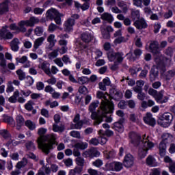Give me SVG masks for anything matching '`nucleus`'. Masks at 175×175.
I'll use <instances>...</instances> for the list:
<instances>
[{
    "mask_svg": "<svg viewBox=\"0 0 175 175\" xmlns=\"http://www.w3.org/2000/svg\"><path fill=\"white\" fill-rule=\"evenodd\" d=\"M47 133V129L40 128L38 130V134L40 137L37 139L38 148L42 150L45 154H49L50 150L53 148V145L55 144L57 135L55 134H49L44 136Z\"/></svg>",
    "mask_w": 175,
    "mask_h": 175,
    "instance_id": "1",
    "label": "nucleus"
},
{
    "mask_svg": "<svg viewBox=\"0 0 175 175\" xmlns=\"http://www.w3.org/2000/svg\"><path fill=\"white\" fill-rule=\"evenodd\" d=\"M99 106V101L92 102L89 106V111L92 113L91 118L94 120V125H99V124H102V116L105 114V113L111 112L109 109H107V111H103V109L100 107V110L98 112L95 111L96 110V107Z\"/></svg>",
    "mask_w": 175,
    "mask_h": 175,
    "instance_id": "2",
    "label": "nucleus"
},
{
    "mask_svg": "<svg viewBox=\"0 0 175 175\" xmlns=\"http://www.w3.org/2000/svg\"><path fill=\"white\" fill-rule=\"evenodd\" d=\"M139 147L138 155L139 158H146L148 150H151L154 147V143L151 142V138L147 135H143V141L141 144L137 145Z\"/></svg>",
    "mask_w": 175,
    "mask_h": 175,
    "instance_id": "3",
    "label": "nucleus"
},
{
    "mask_svg": "<svg viewBox=\"0 0 175 175\" xmlns=\"http://www.w3.org/2000/svg\"><path fill=\"white\" fill-rule=\"evenodd\" d=\"M107 57L110 62H114L110 67L111 70H117L118 69V65L122 64L125 58V55L122 52H109L107 54Z\"/></svg>",
    "mask_w": 175,
    "mask_h": 175,
    "instance_id": "4",
    "label": "nucleus"
},
{
    "mask_svg": "<svg viewBox=\"0 0 175 175\" xmlns=\"http://www.w3.org/2000/svg\"><path fill=\"white\" fill-rule=\"evenodd\" d=\"M96 96L98 99L102 100L100 107L102 109L103 111H107V109L109 111H112L113 105L114 104L109 100L110 96H109V94H105L103 92L100 91L97 92Z\"/></svg>",
    "mask_w": 175,
    "mask_h": 175,
    "instance_id": "5",
    "label": "nucleus"
},
{
    "mask_svg": "<svg viewBox=\"0 0 175 175\" xmlns=\"http://www.w3.org/2000/svg\"><path fill=\"white\" fill-rule=\"evenodd\" d=\"M150 52L154 56V62L157 65H161L162 64V59L163 56L161 53V50H159V44L157 41H152L149 45Z\"/></svg>",
    "mask_w": 175,
    "mask_h": 175,
    "instance_id": "6",
    "label": "nucleus"
},
{
    "mask_svg": "<svg viewBox=\"0 0 175 175\" xmlns=\"http://www.w3.org/2000/svg\"><path fill=\"white\" fill-rule=\"evenodd\" d=\"M39 23V19L36 17L31 16L29 20L21 21L18 23V33L22 32L23 33L27 32L26 27H35V24Z\"/></svg>",
    "mask_w": 175,
    "mask_h": 175,
    "instance_id": "7",
    "label": "nucleus"
},
{
    "mask_svg": "<svg viewBox=\"0 0 175 175\" xmlns=\"http://www.w3.org/2000/svg\"><path fill=\"white\" fill-rule=\"evenodd\" d=\"M165 54L169 57H163L161 59V63L160 65H157V68H163V70L165 71V66H169L172 63V57H173V49L172 47H168L165 51Z\"/></svg>",
    "mask_w": 175,
    "mask_h": 175,
    "instance_id": "8",
    "label": "nucleus"
},
{
    "mask_svg": "<svg viewBox=\"0 0 175 175\" xmlns=\"http://www.w3.org/2000/svg\"><path fill=\"white\" fill-rule=\"evenodd\" d=\"M161 121L162 126L167 128L173 121V115L169 112L164 113L161 117Z\"/></svg>",
    "mask_w": 175,
    "mask_h": 175,
    "instance_id": "9",
    "label": "nucleus"
},
{
    "mask_svg": "<svg viewBox=\"0 0 175 175\" xmlns=\"http://www.w3.org/2000/svg\"><path fill=\"white\" fill-rule=\"evenodd\" d=\"M8 28H9V26L5 25L3 27L2 29L0 30V38L4 39V40H9L10 39H13V37L14 36V35H13V33L8 30Z\"/></svg>",
    "mask_w": 175,
    "mask_h": 175,
    "instance_id": "10",
    "label": "nucleus"
},
{
    "mask_svg": "<svg viewBox=\"0 0 175 175\" xmlns=\"http://www.w3.org/2000/svg\"><path fill=\"white\" fill-rule=\"evenodd\" d=\"M135 163V157L131 153L125 154L123 159V166L124 167H132Z\"/></svg>",
    "mask_w": 175,
    "mask_h": 175,
    "instance_id": "11",
    "label": "nucleus"
},
{
    "mask_svg": "<svg viewBox=\"0 0 175 175\" xmlns=\"http://www.w3.org/2000/svg\"><path fill=\"white\" fill-rule=\"evenodd\" d=\"M100 155V152L96 148H91L90 150H85L82 154L83 158H95Z\"/></svg>",
    "mask_w": 175,
    "mask_h": 175,
    "instance_id": "12",
    "label": "nucleus"
},
{
    "mask_svg": "<svg viewBox=\"0 0 175 175\" xmlns=\"http://www.w3.org/2000/svg\"><path fill=\"white\" fill-rule=\"evenodd\" d=\"M129 136L131 139V142L133 143L134 146H139V144H141L142 142H143V136L142 138L140 135L135 132L129 133Z\"/></svg>",
    "mask_w": 175,
    "mask_h": 175,
    "instance_id": "13",
    "label": "nucleus"
},
{
    "mask_svg": "<svg viewBox=\"0 0 175 175\" xmlns=\"http://www.w3.org/2000/svg\"><path fill=\"white\" fill-rule=\"evenodd\" d=\"M102 38L103 39H110V32H113L114 29L111 26H102L100 28Z\"/></svg>",
    "mask_w": 175,
    "mask_h": 175,
    "instance_id": "14",
    "label": "nucleus"
},
{
    "mask_svg": "<svg viewBox=\"0 0 175 175\" xmlns=\"http://www.w3.org/2000/svg\"><path fill=\"white\" fill-rule=\"evenodd\" d=\"M75 21L72 18H68L64 23V29L66 32H72L75 26Z\"/></svg>",
    "mask_w": 175,
    "mask_h": 175,
    "instance_id": "15",
    "label": "nucleus"
},
{
    "mask_svg": "<svg viewBox=\"0 0 175 175\" xmlns=\"http://www.w3.org/2000/svg\"><path fill=\"white\" fill-rule=\"evenodd\" d=\"M134 27L137 29H146L147 27H148V24H147V21L144 18H140L139 19L136 20L133 23Z\"/></svg>",
    "mask_w": 175,
    "mask_h": 175,
    "instance_id": "16",
    "label": "nucleus"
},
{
    "mask_svg": "<svg viewBox=\"0 0 175 175\" xmlns=\"http://www.w3.org/2000/svg\"><path fill=\"white\" fill-rule=\"evenodd\" d=\"M39 69L43 70V72L47 75V76H51V70H50V63L47 61H44L38 65Z\"/></svg>",
    "mask_w": 175,
    "mask_h": 175,
    "instance_id": "17",
    "label": "nucleus"
},
{
    "mask_svg": "<svg viewBox=\"0 0 175 175\" xmlns=\"http://www.w3.org/2000/svg\"><path fill=\"white\" fill-rule=\"evenodd\" d=\"M164 92V90H161L159 93H156L154 98L157 103H166L169 100V98L167 96H165L163 98Z\"/></svg>",
    "mask_w": 175,
    "mask_h": 175,
    "instance_id": "18",
    "label": "nucleus"
},
{
    "mask_svg": "<svg viewBox=\"0 0 175 175\" xmlns=\"http://www.w3.org/2000/svg\"><path fill=\"white\" fill-rule=\"evenodd\" d=\"M81 39L84 43H90L94 40V34L90 32L85 31L81 35Z\"/></svg>",
    "mask_w": 175,
    "mask_h": 175,
    "instance_id": "19",
    "label": "nucleus"
},
{
    "mask_svg": "<svg viewBox=\"0 0 175 175\" xmlns=\"http://www.w3.org/2000/svg\"><path fill=\"white\" fill-rule=\"evenodd\" d=\"M144 121L147 125L150 126H154L156 122L155 119L152 118V114L151 113H147L146 116L144 117Z\"/></svg>",
    "mask_w": 175,
    "mask_h": 175,
    "instance_id": "20",
    "label": "nucleus"
},
{
    "mask_svg": "<svg viewBox=\"0 0 175 175\" xmlns=\"http://www.w3.org/2000/svg\"><path fill=\"white\" fill-rule=\"evenodd\" d=\"M146 163L147 166L150 167H155L158 166V162H157V159L152 155H149L146 159Z\"/></svg>",
    "mask_w": 175,
    "mask_h": 175,
    "instance_id": "21",
    "label": "nucleus"
},
{
    "mask_svg": "<svg viewBox=\"0 0 175 175\" xmlns=\"http://www.w3.org/2000/svg\"><path fill=\"white\" fill-rule=\"evenodd\" d=\"M57 16H61V13H59L58 10L55 8H51L46 12V17L50 18V20H54V18L57 17Z\"/></svg>",
    "mask_w": 175,
    "mask_h": 175,
    "instance_id": "22",
    "label": "nucleus"
},
{
    "mask_svg": "<svg viewBox=\"0 0 175 175\" xmlns=\"http://www.w3.org/2000/svg\"><path fill=\"white\" fill-rule=\"evenodd\" d=\"M16 62H19V64H23L24 68H29L31 66V62L28 60V57L23 56L22 57H16Z\"/></svg>",
    "mask_w": 175,
    "mask_h": 175,
    "instance_id": "23",
    "label": "nucleus"
},
{
    "mask_svg": "<svg viewBox=\"0 0 175 175\" xmlns=\"http://www.w3.org/2000/svg\"><path fill=\"white\" fill-rule=\"evenodd\" d=\"M44 40H46V38L44 37H40L36 39L33 45L32 51H36L44 43Z\"/></svg>",
    "mask_w": 175,
    "mask_h": 175,
    "instance_id": "24",
    "label": "nucleus"
},
{
    "mask_svg": "<svg viewBox=\"0 0 175 175\" xmlns=\"http://www.w3.org/2000/svg\"><path fill=\"white\" fill-rule=\"evenodd\" d=\"M20 44H21L20 40H18V38H14L10 42V47L12 51H18Z\"/></svg>",
    "mask_w": 175,
    "mask_h": 175,
    "instance_id": "25",
    "label": "nucleus"
},
{
    "mask_svg": "<svg viewBox=\"0 0 175 175\" xmlns=\"http://www.w3.org/2000/svg\"><path fill=\"white\" fill-rule=\"evenodd\" d=\"M47 42L49 43L47 49L48 50H53L54 46H55V43H57V40L55 39V35L51 34L47 38Z\"/></svg>",
    "mask_w": 175,
    "mask_h": 175,
    "instance_id": "26",
    "label": "nucleus"
},
{
    "mask_svg": "<svg viewBox=\"0 0 175 175\" xmlns=\"http://www.w3.org/2000/svg\"><path fill=\"white\" fill-rule=\"evenodd\" d=\"M122 120H120L118 122H116L113 124V129L119 132L120 133H122L124 132V124H122Z\"/></svg>",
    "mask_w": 175,
    "mask_h": 175,
    "instance_id": "27",
    "label": "nucleus"
},
{
    "mask_svg": "<svg viewBox=\"0 0 175 175\" xmlns=\"http://www.w3.org/2000/svg\"><path fill=\"white\" fill-rule=\"evenodd\" d=\"M9 12V4L8 1H3L0 3V15L5 14Z\"/></svg>",
    "mask_w": 175,
    "mask_h": 175,
    "instance_id": "28",
    "label": "nucleus"
},
{
    "mask_svg": "<svg viewBox=\"0 0 175 175\" xmlns=\"http://www.w3.org/2000/svg\"><path fill=\"white\" fill-rule=\"evenodd\" d=\"M53 132H57V133H62L65 131V125L60 124L58 125V123H55L53 124Z\"/></svg>",
    "mask_w": 175,
    "mask_h": 175,
    "instance_id": "29",
    "label": "nucleus"
},
{
    "mask_svg": "<svg viewBox=\"0 0 175 175\" xmlns=\"http://www.w3.org/2000/svg\"><path fill=\"white\" fill-rule=\"evenodd\" d=\"M114 110V104H113V109L111 112H106L104 113L103 115H101L102 117V122H103V118H106V122H112L113 121V118L111 117V115L110 116H107V114H111Z\"/></svg>",
    "mask_w": 175,
    "mask_h": 175,
    "instance_id": "30",
    "label": "nucleus"
},
{
    "mask_svg": "<svg viewBox=\"0 0 175 175\" xmlns=\"http://www.w3.org/2000/svg\"><path fill=\"white\" fill-rule=\"evenodd\" d=\"M158 78V69L152 68L150 71V81H155Z\"/></svg>",
    "mask_w": 175,
    "mask_h": 175,
    "instance_id": "31",
    "label": "nucleus"
},
{
    "mask_svg": "<svg viewBox=\"0 0 175 175\" xmlns=\"http://www.w3.org/2000/svg\"><path fill=\"white\" fill-rule=\"evenodd\" d=\"M124 169V163L113 162V172H121Z\"/></svg>",
    "mask_w": 175,
    "mask_h": 175,
    "instance_id": "32",
    "label": "nucleus"
},
{
    "mask_svg": "<svg viewBox=\"0 0 175 175\" xmlns=\"http://www.w3.org/2000/svg\"><path fill=\"white\" fill-rule=\"evenodd\" d=\"M75 148H78L79 150H85L88 148V144L87 142H77L74 145Z\"/></svg>",
    "mask_w": 175,
    "mask_h": 175,
    "instance_id": "33",
    "label": "nucleus"
},
{
    "mask_svg": "<svg viewBox=\"0 0 175 175\" xmlns=\"http://www.w3.org/2000/svg\"><path fill=\"white\" fill-rule=\"evenodd\" d=\"M101 20H104L105 21H108V23H113V16L111 14L105 12L101 14Z\"/></svg>",
    "mask_w": 175,
    "mask_h": 175,
    "instance_id": "34",
    "label": "nucleus"
},
{
    "mask_svg": "<svg viewBox=\"0 0 175 175\" xmlns=\"http://www.w3.org/2000/svg\"><path fill=\"white\" fill-rule=\"evenodd\" d=\"M25 125L29 129V131H34V129H36V124L31 120H26L25 122Z\"/></svg>",
    "mask_w": 175,
    "mask_h": 175,
    "instance_id": "35",
    "label": "nucleus"
},
{
    "mask_svg": "<svg viewBox=\"0 0 175 175\" xmlns=\"http://www.w3.org/2000/svg\"><path fill=\"white\" fill-rule=\"evenodd\" d=\"M16 125L19 128H21L24 124H25V120H24V118L21 115H18L16 117Z\"/></svg>",
    "mask_w": 175,
    "mask_h": 175,
    "instance_id": "36",
    "label": "nucleus"
},
{
    "mask_svg": "<svg viewBox=\"0 0 175 175\" xmlns=\"http://www.w3.org/2000/svg\"><path fill=\"white\" fill-rule=\"evenodd\" d=\"M18 96H20V92H18V90H16L13 95L8 98V100L10 103H16Z\"/></svg>",
    "mask_w": 175,
    "mask_h": 175,
    "instance_id": "37",
    "label": "nucleus"
},
{
    "mask_svg": "<svg viewBox=\"0 0 175 175\" xmlns=\"http://www.w3.org/2000/svg\"><path fill=\"white\" fill-rule=\"evenodd\" d=\"M88 83H90V78L88 77L82 76L77 79V84H81V85L88 84Z\"/></svg>",
    "mask_w": 175,
    "mask_h": 175,
    "instance_id": "38",
    "label": "nucleus"
},
{
    "mask_svg": "<svg viewBox=\"0 0 175 175\" xmlns=\"http://www.w3.org/2000/svg\"><path fill=\"white\" fill-rule=\"evenodd\" d=\"M167 143L166 142H163L161 141V142L159 144V151H160V155L161 157H163V155H165V154H166V144Z\"/></svg>",
    "mask_w": 175,
    "mask_h": 175,
    "instance_id": "39",
    "label": "nucleus"
},
{
    "mask_svg": "<svg viewBox=\"0 0 175 175\" xmlns=\"http://www.w3.org/2000/svg\"><path fill=\"white\" fill-rule=\"evenodd\" d=\"M3 121L4 122H7V124H9L10 125H12V126H14L15 125L14 119L8 115L3 116Z\"/></svg>",
    "mask_w": 175,
    "mask_h": 175,
    "instance_id": "40",
    "label": "nucleus"
},
{
    "mask_svg": "<svg viewBox=\"0 0 175 175\" xmlns=\"http://www.w3.org/2000/svg\"><path fill=\"white\" fill-rule=\"evenodd\" d=\"M75 162H76V164L77 165V166L75 167H82V172H83V169L84 167V163H85V160H84V159H83L82 157H77L75 159Z\"/></svg>",
    "mask_w": 175,
    "mask_h": 175,
    "instance_id": "41",
    "label": "nucleus"
},
{
    "mask_svg": "<svg viewBox=\"0 0 175 175\" xmlns=\"http://www.w3.org/2000/svg\"><path fill=\"white\" fill-rule=\"evenodd\" d=\"M44 32V29L42 26H38L34 29V33L36 36H42Z\"/></svg>",
    "mask_w": 175,
    "mask_h": 175,
    "instance_id": "42",
    "label": "nucleus"
},
{
    "mask_svg": "<svg viewBox=\"0 0 175 175\" xmlns=\"http://www.w3.org/2000/svg\"><path fill=\"white\" fill-rule=\"evenodd\" d=\"M162 139L163 140L161 142H163L164 143H169V142H172L173 137L172 135L165 133L163 134Z\"/></svg>",
    "mask_w": 175,
    "mask_h": 175,
    "instance_id": "43",
    "label": "nucleus"
},
{
    "mask_svg": "<svg viewBox=\"0 0 175 175\" xmlns=\"http://www.w3.org/2000/svg\"><path fill=\"white\" fill-rule=\"evenodd\" d=\"M103 170L105 172H114V162L106 163Z\"/></svg>",
    "mask_w": 175,
    "mask_h": 175,
    "instance_id": "44",
    "label": "nucleus"
},
{
    "mask_svg": "<svg viewBox=\"0 0 175 175\" xmlns=\"http://www.w3.org/2000/svg\"><path fill=\"white\" fill-rule=\"evenodd\" d=\"M127 41L128 38H125V37L120 36L114 40L113 43H115V44H120V43H125V42Z\"/></svg>",
    "mask_w": 175,
    "mask_h": 175,
    "instance_id": "45",
    "label": "nucleus"
},
{
    "mask_svg": "<svg viewBox=\"0 0 175 175\" xmlns=\"http://www.w3.org/2000/svg\"><path fill=\"white\" fill-rule=\"evenodd\" d=\"M131 17L133 20L140 19V11L138 10H133L131 12Z\"/></svg>",
    "mask_w": 175,
    "mask_h": 175,
    "instance_id": "46",
    "label": "nucleus"
},
{
    "mask_svg": "<svg viewBox=\"0 0 175 175\" xmlns=\"http://www.w3.org/2000/svg\"><path fill=\"white\" fill-rule=\"evenodd\" d=\"M83 125H84V121L80 120L75 122V124H72L71 127L72 128V129H81V128H83Z\"/></svg>",
    "mask_w": 175,
    "mask_h": 175,
    "instance_id": "47",
    "label": "nucleus"
},
{
    "mask_svg": "<svg viewBox=\"0 0 175 175\" xmlns=\"http://www.w3.org/2000/svg\"><path fill=\"white\" fill-rule=\"evenodd\" d=\"M0 135L4 139H10V137H12V135H10L9 131H8V130L6 129L0 130Z\"/></svg>",
    "mask_w": 175,
    "mask_h": 175,
    "instance_id": "48",
    "label": "nucleus"
},
{
    "mask_svg": "<svg viewBox=\"0 0 175 175\" xmlns=\"http://www.w3.org/2000/svg\"><path fill=\"white\" fill-rule=\"evenodd\" d=\"M27 163H28V161H27V159L24 158L23 159V161H19L16 165V169H21L22 167H24L25 166H27Z\"/></svg>",
    "mask_w": 175,
    "mask_h": 175,
    "instance_id": "49",
    "label": "nucleus"
},
{
    "mask_svg": "<svg viewBox=\"0 0 175 175\" xmlns=\"http://www.w3.org/2000/svg\"><path fill=\"white\" fill-rule=\"evenodd\" d=\"M33 105H35V103L32 100H29L25 105V109L27 110L28 111H31V110L33 109Z\"/></svg>",
    "mask_w": 175,
    "mask_h": 175,
    "instance_id": "50",
    "label": "nucleus"
},
{
    "mask_svg": "<svg viewBox=\"0 0 175 175\" xmlns=\"http://www.w3.org/2000/svg\"><path fill=\"white\" fill-rule=\"evenodd\" d=\"M59 51V49H57L53 50L52 52H51L49 54V59H54V58H57V57H58Z\"/></svg>",
    "mask_w": 175,
    "mask_h": 175,
    "instance_id": "51",
    "label": "nucleus"
},
{
    "mask_svg": "<svg viewBox=\"0 0 175 175\" xmlns=\"http://www.w3.org/2000/svg\"><path fill=\"white\" fill-rule=\"evenodd\" d=\"M118 6L122 9L124 13H126V12L128 11V5H126V3H124V1H119L118 3Z\"/></svg>",
    "mask_w": 175,
    "mask_h": 175,
    "instance_id": "52",
    "label": "nucleus"
},
{
    "mask_svg": "<svg viewBox=\"0 0 175 175\" xmlns=\"http://www.w3.org/2000/svg\"><path fill=\"white\" fill-rule=\"evenodd\" d=\"M25 146L27 150H29V151H35L36 147H35V144L32 142H28L25 144Z\"/></svg>",
    "mask_w": 175,
    "mask_h": 175,
    "instance_id": "53",
    "label": "nucleus"
},
{
    "mask_svg": "<svg viewBox=\"0 0 175 175\" xmlns=\"http://www.w3.org/2000/svg\"><path fill=\"white\" fill-rule=\"evenodd\" d=\"M16 73L19 80L23 81V80H24V79H25V72H24V71H23V70H21V69L17 70L16 71Z\"/></svg>",
    "mask_w": 175,
    "mask_h": 175,
    "instance_id": "54",
    "label": "nucleus"
},
{
    "mask_svg": "<svg viewBox=\"0 0 175 175\" xmlns=\"http://www.w3.org/2000/svg\"><path fill=\"white\" fill-rule=\"evenodd\" d=\"M14 91V87H13V83L12 81H9L7 84L6 92L8 94H10V92H13Z\"/></svg>",
    "mask_w": 175,
    "mask_h": 175,
    "instance_id": "55",
    "label": "nucleus"
},
{
    "mask_svg": "<svg viewBox=\"0 0 175 175\" xmlns=\"http://www.w3.org/2000/svg\"><path fill=\"white\" fill-rule=\"evenodd\" d=\"M70 135H71L72 137H75V139H81V135L80 134V132L77 131H72L70 132Z\"/></svg>",
    "mask_w": 175,
    "mask_h": 175,
    "instance_id": "56",
    "label": "nucleus"
},
{
    "mask_svg": "<svg viewBox=\"0 0 175 175\" xmlns=\"http://www.w3.org/2000/svg\"><path fill=\"white\" fill-rule=\"evenodd\" d=\"M63 162L66 167H70V166H73V160L70 158L63 160Z\"/></svg>",
    "mask_w": 175,
    "mask_h": 175,
    "instance_id": "57",
    "label": "nucleus"
},
{
    "mask_svg": "<svg viewBox=\"0 0 175 175\" xmlns=\"http://www.w3.org/2000/svg\"><path fill=\"white\" fill-rule=\"evenodd\" d=\"M78 91L79 94H82L83 95H87L88 93V89L84 85L80 86Z\"/></svg>",
    "mask_w": 175,
    "mask_h": 175,
    "instance_id": "58",
    "label": "nucleus"
},
{
    "mask_svg": "<svg viewBox=\"0 0 175 175\" xmlns=\"http://www.w3.org/2000/svg\"><path fill=\"white\" fill-rule=\"evenodd\" d=\"M93 166H95L96 167H100V166L103 165V161L101 159H96V161L92 162Z\"/></svg>",
    "mask_w": 175,
    "mask_h": 175,
    "instance_id": "59",
    "label": "nucleus"
},
{
    "mask_svg": "<svg viewBox=\"0 0 175 175\" xmlns=\"http://www.w3.org/2000/svg\"><path fill=\"white\" fill-rule=\"evenodd\" d=\"M119 109H126L128 107V103H126L125 100H121L118 105Z\"/></svg>",
    "mask_w": 175,
    "mask_h": 175,
    "instance_id": "60",
    "label": "nucleus"
},
{
    "mask_svg": "<svg viewBox=\"0 0 175 175\" xmlns=\"http://www.w3.org/2000/svg\"><path fill=\"white\" fill-rule=\"evenodd\" d=\"M174 75H175V70H170L165 75V79L166 80H170V79H172V77H174Z\"/></svg>",
    "mask_w": 175,
    "mask_h": 175,
    "instance_id": "61",
    "label": "nucleus"
},
{
    "mask_svg": "<svg viewBox=\"0 0 175 175\" xmlns=\"http://www.w3.org/2000/svg\"><path fill=\"white\" fill-rule=\"evenodd\" d=\"M98 143L102 146L106 144L107 143V138L105 135L98 137Z\"/></svg>",
    "mask_w": 175,
    "mask_h": 175,
    "instance_id": "62",
    "label": "nucleus"
},
{
    "mask_svg": "<svg viewBox=\"0 0 175 175\" xmlns=\"http://www.w3.org/2000/svg\"><path fill=\"white\" fill-rule=\"evenodd\" d=\"M163 17L166 19L173 17V11L172 10H169L167 12L164 13Z\"/></svg>",
    "mask_w": 175,
    "mask_h": 175,
    "instance_id": "63",
    "label": "nucleus"
},
{
    "mask_svg": "<svg viewBox=\"0 0 175 175\" xmlns=\"http://www.w3.org/2000/svg\"><path fill=\"white\" fill-rule=\"evenodd\" d=\"M33 81L34 80H33V78H32V77L31 76L27 77L26 81H25L27 85H28L29 87L32 85V84H33Z\"/></svg>",
    "mask_w": 175,
    "mask_h": 175,
    "instance_id": "64",
    "label": "nucleus"
}]
</instances>
